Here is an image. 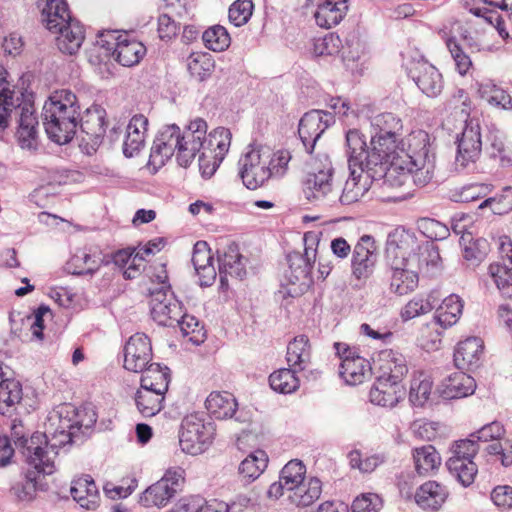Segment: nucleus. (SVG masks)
I'll use <instances>...</instances> for the list:
<instances>
[{"instance_id":"nucleus-1","label":"nucleus","mask_w":512,"mask_h":512,"mask_svg":"<svg viewBox=\"0 0 512 512\" xmlns=\"http://www.w3.org/2000/svg\"><path fill=\"white\" fill-rule=\"evenodd\" d=\"M75 414V408L65 405L49 417V425L44 434H33L28 447V460L40 467L44 473L55 471L54 460L58 448L72 442L75 431L80 430L78 420H72L69 414Z\"/></svg>"},{"instance_id":"nucleus-2","label":"nucleus","mask_w":512,"mask_h":512,"mask_svg":"<svg viewBox=\"0 0 512 512\" xmlns=\"http://www.w3.org/2000/svg\"><path fill=\"white\" fill-rule=\"evenodd\" d=\"M41 119L50 140L60 145L69 143L78 132L77 96L68 89L54 91L42 107Z\"/></svg>"},{"instance_id":"nucleus-3","label":"nucleus","mask_w":512,"mask_h":512,"mask_svg":"<svg viewBox=\"0 0 512 512\" xmlns=\"http://www.w3.org/2000/svg\"><path fill=\"white\" fill-rule=\"evenodd\" d=\"M413 242V235L405 230L395 229L388 234L386 242V265L390 279V291L403 296L413 292L419 283L415 272L418 262L405 260L408 245Z\"/></svg>"},{"instance_id":"nucleus-4","label":"nucleus","mask_w":512,"mask_h":512,"mask_svg":"<svg viewBox=\"0 0 512 512\" xmlns=\"http://www.w3.org/2000/svg\"><path fill=\"white\" fill-rule=\"evenodd\" d=\"M42 17L46 28L58 34L56 44L62 53L73 55L80 49L85 38L84 28L71 17L65 0H46Z\"/></svg>"},{"instance_id":"nucleus-5","label":"nucleus","mask_w":512,"mask_h":512,"mask_svg":"<svg viewBox=\"0 0 512 512\" xmlns=\"http://www.w3.org/2000/svg\"><path fill=\"white\" fill-rule=\"evenodd\" d=\"M401 157H404L410 180L423 187L434 176L435 154L431 151L429 134L423 130L413 131L402 140Z\"/></svg>"},{"instance_id":"nucleus-6","label":"nucleus","mask_w":512,"mask_h":512,"mask_svg":"<svg viewBox=\"0 0 512 512\" xmlns=\"http://www.w3.org/2000/svg\"><path fill=\"white\" fill-rule=\"evenodd\" d=\"M320 236L317 231L306 232L303 236L304 253L293 251L287 255L289 269L285 278L292 286L298 285V288L289 289L288 294L292 297L301 293L311 281L310 273L316 261Z\"/></svg>"},{"instance_id":"nucleus-7","label":"nucleus","mask_w":512,"mask_h":512,"mask_svg":"<svg viewBox=\"0 0 512 512\" xmlns=\"http://www.w3.org/2000/svg\"><path fill=\"white\" fill-rule=\"evenodd\" d=\"M370 157L367 173H370L373 183L380 182L383 190H401L410 181L404 157L398 153L380 156L372 153Z\"/></svg>"},{"instance_id":"nucleus-8","label":"nucleus","mask_w":512,"mask_h":512,"mask_svg":"<svg viewBox=\"0 0 512 512\" xmlns=\"http://www.w3.org/2000/svg\"><path fill=\"white\" fill-rule=\"evenodd\" d=\"M215 425L204 413H192L182 419L179 431L181 450L190 455L205 452L215 436Z\"/></svg>"},{"instance_id":"nucleus-9","label":"nucleus","mask_w":512,"mask_h":512,"mask_svg":"<svg viewBox=\"0 0 512 512\" xmlns=\"http://www.w3.org/2000/svg\"><path fill=\"white\" fill-rule=\"evenodd\" d=\"M371 128V154H401L402 146L397 144L398 133L402 130L400 118L390 112L377 114L371 119Z\"/></svg>"},{"instance_id":"nucleus-10","label":"nucleus","mask_w":512,"mask_h":512,"mask_svg":"<svg viewBox=\"0 0 512 512\" xmlns=\"http://www.w3.org/2000/svg\"><path fill=\"white\" fill-rule=\"evenodd\" d=\"M239 177L245 187L255 190L271 177L269 170V152L261 148L249 147L238 160Z\"/></svg>"},{"instance_id":"nucleus-11","label":"nucleus","mask_w":512,"mask_h":512,"mask_svg":"<svg viewBox=\"0 0 512 512\" xmlns=\"http://www.w3.org/2000/svg\"><path fill=\"white\" fill-rule=\"evenodd\" d=\"M157 278L162 286L150 292L151 316L159 325L173 326L181 317L182 306L170 292V287L164 285L167 276L158 275Z\"/></svg>"},{"instance_id":"nucleus-12","label":"nucleus","mask_w":512,"mask_h":512,"mask_svg":"<svg viewBox=\"0 0 512 512\" xmlns=\"http://www.w3.org/2000/svg\"><path fill=\"white\" fill-rule=\"evenodd\" d=\"M184 482V470L169 469L156 483L149 486L141 495L140 503L145 507H163L181 490Z\"/></svg>"},{"instance_id":"nucleus-13","label":"nucleus","mask_w":512,"mask_h":512,"mask_svg":"<svg viewBox=\"0 0 512 512\" xmlns=\"http://www.w3.org/2000/svg\"><path fill=\"white\" fill-rule=\"evenodd\" d=\"M115 31H108L99 36L98 43L107 50H112L115 59L125 67H132L140 62L146 54V47L137 40L128 39L127 35L115 37Z\"/></svg>"},{"instance_id":"nucleus-14","label":"nucleus","mask_w":512,"mask_h":512,"mask_svg":"<svg viewBox=\"0 0 512 512\" xmlns=\"http://www.w3.org/2000/svg\"><path fill=\"white\" fill-rule=\"evenodd\" d=\"M378 261L375 240L370 235H363L354 245L351 255V276L364 284L373 275Z\"/></svg>"},{"instance_id":"nucleus-15","label":"nucleus","mask_w":512,"mask_h":512,"mask_svg":"<svg viewBox=\"0 0 512 512\" xmlns=\"http://www.w3.org/2000/svg\"><path fill=\"white\" fill-rule=\"evenodd\" d=\"M207 129L206 121L196 118L181 132L176 152V160L180 166L188 167L201 149L206 150L204 140Z\"/></svg>"},{"instance_id":"nucleus-16","label":"nucleus","mask_w":512,"mask_h":512,"mask_svg":"<svg viewBox=\"0 0 512 512\" xmlns=\"http://www.w3.org/2000/svg\"><path fill=\"white\" fill-rule=\"evenodd\" d=\"M303 192L309 201L327 200L334 203L338 196V188L333 183V168L327 163L322 169L309 172L303 181Z\"/></svg>"},{"instance_id":"nucleus-17","label":"nucleus","mask_w":512,"mask_h":512,"mask_svg":"<svg viewBox=\"0 0 512 512\" xmlns=\"http://www.w3.org/2000/svg\"><path fill=\"white\" fill-rule=\"evenodd\" d=\"M334 122L333 114L323 110H311L303 115L298 134L307 153L313 152L316 142Z\"/></svg>"},{"instance_id":"nucleus-18","label":"nucleus","mask_w":512,"mask_h":512,"mask_svg":"<svg viewBox=\"0 0 512 512\" xmlns=\"http://www.w3.org/2000/svg\"><path fill=\"white\" fill-rule=\"evenodd\" d=\"M481 152L482 140L480 126L472 120L466 122L460 138L457 139L456 168L465 169L475 164L480 158Z\"/></svg>"},{"instance_id":"nucleus-19","label":"nucleus","mask_w":512,"mask_h":512,"mask_svg":"<svg viewBox=\"0 0 512 512\" xmlns=\"http://www.w3.org/2000/svg\"><path fill=\"white\" fill-rule=\"evenodd\" d=\"M408 75L427 97H438L444 89L442 74L426 60L414 62L409 68Z\"/></svg>"},{"instance_id":"nucleus-20","label":"nucleus","mask_w":512,"mask_h":512,"mask_svg":"<svg viewBox=\"0 0 512 512\" xmlns=\"http://www.w3.org/2000/svg\"><path fill=\"white\" fill-rule=\"evenodd\" d=\"M105 119V109L97 105L87 108L83 114L80 113L78 130L85 135L82 137V141H85L94 151L102 143L106 133L107 122Z\"/></svg>"},{"instance_id":"nucleus-21","label":"nucleus","mask_w":512,"mask_h":512,"mask_svg":"<svg viewBox=\"0 0 512 512\" xmlns=\"http://www.w3.org/2000/svg\"><path fill=\"white\" fill-rule=\"evenodd\" d=\"M152 356V346L148 336L136 333L128 339L124 346V368L140 373L151 362Z\"/></svg>"},{"instance_id":"nucleus-22","label":"nucleus","mask_w":512,"mask_h":512,"mask_svg":"<svg viewBox=\"0 0 512 512\" xmlns=\"http://www.w3.org/2000/svg\"><path fill=\"white\" fill-rule=\"evenodd\" d=\"M405 251V260L415 259L418 262V267L415 269L418 275L422 273L425 276L433 277L441 271L442 262L439 250L433 244L419 245L413 236V242L408 245Z\"/></svg>"},{"instance_id":"nucleus-23","label":"nucleus","mask_w":512,"mask_h":512,"mask_svg":"<svg viewBox=\"0 0 512 512\" xmlns=\"http://www.w3.org/2000/svg\"><path fill=\"white\" fill-rule=\"evenodd\" d=\"M31 467L19 479L15 480L10 487V495L18 502H31L35 499L37 491L47 489V484L42 480L47 473H44L40 467L27 460Z\"/></svg>"},{"instance_id":"nucleus-24","label":"nucleus","mask_w":512,"mask_h":512,"mask_svg":"<svg viewBox=\"0 0 512 512\" xmlns=\"http://www.w3.org/2000/svg\"><path fill=\"white\" fill-rule=\"evenodd\" d=\"M349 170L350 176L336 198L343 205L357 202L373 184V179L370 173H367L366 167H349Z\"/></svg>"},{"instance_id":"nucleus-25","label":"nucleus","mask_w":512,"mask_h":512,"mask_svg":"<svg viewBox=\"0 0 512 512\" xmlns=\"http://www.w3.org/2000/svg\"><path fill=\"white\" fill-rule=\"evenodd\" d=\"M180 135L181 131L177 125L164 126L153 142L150 161L154 164L163 165L166 160L170 159L177 152Z\"/></svg>"},{"instance_id":"nucleus-26","label":"nucleus","mask_w":512,"mask_h":512,"mask_svg":"<svg viewBox=\"0 0 512 512\" xmlns=\"http://www.w3.org/2000/svg\"><path fill=\"white\" fill-rule=\"evenodd\" d=\"M243 256L238 246L231 244L222 252L218 251L219 277L222 289L228 287V277L242 280L246 275Z\"/></svg>"},{"instance_id":"nucleus-27","label":"nucleus","mask_w":512,"mask_h":512,"mask_svg":"<svg viewBox=\"0 0 512 512\" xmlns=\"http://www.w3.org/2000/svg\"><path fill=\"white\" fill-rule=\"evenodd\" d=\"M370 401L383 407L395 406L405 396V388L401 381H392L387 377H377L370 389Z\"/></svg>"},{"instance_id":"nucleus-28","label":"nucleus","mask_w":512,"mask_h":512,"mask_svg":"<svg viewBox=\"0 0 512 512\" xmlns=\"http://www.w3.org/2000/svg\"><path fill=\"white\" fill-rule=\"evenodd\" d=\"M483 353V341L468 337L458 343L454 352V364L459 370H470L479 366Z\"/></svg>"},{"instance_id":"nucleus-29","label":"nucleus","mask_w":512,"mask_h":512,"mask_svg":"<svg viewBox=\"0 0 512 512\" xmlns=\"http://www.w3.org/2000/svg\"><path fill=\"white\" fill-rule=\"evenodd\" d=\"M475 388L474 378L463 371H458L444 379L438 390L444 399H457L473 394Z\"/></svg>"},{"instance_id":"nucleus-30","label":"nucleus","mask_w":512,"mask_h":512,"mask_svg":"<svg viewBox=\"0 0 512 512\" xmlns=\"http://www.w3.org/2000/svg\"><path fill=\"white\" fill-rule=\"evenodd\" d=\"M372 145L367 146L364 136L356 129L346 133V154L348 167H366L371 158Z\"/></svg>"},{"instance_id":"nucleus-31","label":"nucleus","mask_w":512,"mask_h":512,"mask_svg":"<svg viewBox=\"0 0 512 512\" xmlns=\"http://www.w3.org/2000/svg\"><path fill=\"white\" fill-rule=\"evenodd\" d=\"M212 255L204 241H198L193 248L192 263L201 286H210L216 278V271L212 265Z\"/></svg>"},{"instance_id":"nucleus-32","label":"nucleus","mask_w":512,"mask_h":512,"mask_svg":"<svg viewBox=\"0 0 512 512\" xmlns=\"http://www.w3.org/2000/svg\"><path fill=\"white\" fill-rule=\"evenodd\" d=\"M347 11L348 0H324L317 4L314 17L318 26L330 29L342 21Z\"/></svg>"},{"instance_id":"nucleus-33","label":"nucleus","mask_w":512,"mask_h":512,"mask_svg":"<svg viewBox=\"0 0 512 512\" xmlns=\"http://www.w3.org/2000/svg\"><path fill=\"white\" fill-rule=\"evenodd\" d=\"M340 377L349 385L362 383L371 375L368 360L358 355L345 356L339 366Z\"/></svg>"},{"instance_id":"nucleus-34","label":"nucleus","mask_w":512,"mask_h":512,"mask_svg":"<svg viewBox=\"0 0 512 512\" xmlns=\"http://www.w3.org/2000/svg\"><path fill=\"white\" fill-rule=\"evenodd\" d=\"M378 361L381 371V374L378 377H387L392 381L402 382L408 373L406 358L397 351H381Z\"/></svg>"},{"instance_id":"nucleus-35","label":"nucleus","mask_w":512,"mask_h":512,"mask_svg":"<svg viewBox=\"0 0 512 512\" xmlns=\"http://www.w3.org/2000/svg\"><path fill=\"white\" fill-rule=\"evenodd\" d=\"M70 493L82 508L94 509L98 505L99 491L89 475L75 479L72 482Z\"/></svg>"},{"instance_id":"nucleus-36","label":"nucleus","mask_w":512,"mask_h":512,"mask_svg":"<svg viewBox=\"0 0 512 512\" xmlns=\"http://www.w3.org/2000/svg\"><path fill=\"white\" fill-rule=\"evenodd\" d=\"M268 456L263 450H256L249 454L239 465L238 474L243 484L256 480L265 470Z\"/></svg>"},{"instance_id":"nucleus-37","label":"nucleus","mask_w":512,"mask_h":512,"mask_svg":"<svg viewBox=\"0 0 512 512\" xmlns=\"http://www.w3.org/2000/svg\"><path fill=\"white\" fill-rule=\"evenodd\" d=\"M210 414L217 419L232 418L237 410V402L228 392H212L205 401Z\"/></svg>"},{"instance_id":"nucleus-38","label":"nucleus","mask_w":512,"mask_h":512,"mask_svg":"<svg viewBox=\"0 0 512 512\" xmlns=\"http://www.w3.org/2000/svg\"><path fill=\"white\" fill-rule=\"evenodd\" d=\"M463 302L459 296L451 294L436 309L435 322L446 329L456 324L462 314Z\"/></svg>"},{"instance_id":"nucleus-39","label":"nucleus","mask_w":512,"mask_h":512,"mask_svg":"<svg viewBox=\"0 0 512 512\" xmlns=\"http://www.w3.org/2000/svg\"><path fill=\"white\" fill-rule=\"evenodd\" d=\"M321 492V481L318 478H310L307 482L296 485L289 492L288 499L297 507H307L319 499Z\"/></svg>"},{"instance_id":"nucleus-40","label":"nucleus","mask_w":512,"mask_h":512,"mask_svg":"<svg viewBox=\"0 0 512 512\" xmlns=\"http://www.w3.org/2000/svg\"><path fill=\"white\" fill-rule=\"evenodd\" d=\"M446 497L445 488L435 481L422 484L415 494V500L419 506L432 510L440 508Z\"/></svg>"},{"instance_id":"nucleus-41","label":"nucleus","mask_w":512,"mask_h":512,"mask_svg":"<svg viewBox=\"0 0 512 512\" xmlns=\"http://www.w3.org/2000/svg\"><path fill=\"white\" fill-rule=\"evenodd\" d=\"M311 351L309 340L305 335H299L289 342L286 360L291 368L302 371L310 362Z\"/></svg>"},{"instance_id":"nucleus-42","label":"nucleus","mask_w":512,"mask_h":512,"mask_svg":"<svg viewBox=\"0 0 512 512\" xmlns=\"http://www.w3.org/2000/svg\"><path fill=\"white\" fill-rule=\"evenodd\" d=\"M7 71L0 66V130L9 125L11 113L15 108L16 95L10 83L6 79Z\"/></svg>"},{"instance_id":"nucleus-43","label":"nucleus","mask_w":512,"mask_h":512,"mask_svg":"<svg viewBox=\"0 0 512 512\" xmlns=\"http://www.w3.org/2000/svg\"><path fill=\"white\" fill-rule=\"evenodd\" d=\"M141 387L149 388L157 392H167L170 381L168 367H161L159 363H150L142 371Z\"/></svg>"},{"instance_id":"nucleus-44","label":"nucleus","mask_w":512,"mask_h":512,"mask_svg":"<svg viewBox=\"0 0 512 512\" xmlns=\"http://www.w3.org/2000/svg\"><path fill=\"white\" fill-rule=\"evenodd\" d=\"M496 245L500 260L489 265L488 274L497 286V278L493 274L495 271H492V267L494 266H498V268H504L506 270L507 273L505 274L498 273L501 278L504 280L512 279V275L510 273L512 272V240L509 236L502 235L496 240Z\"/></svg>"},{"instance_id":"nucleus-45","label":"nucleus","mask_w":512,"mask_h":512,"mask_svg":"<svg viewBox=\"0 0 512 512\" xmlns=\"http://www.w3.org/2000/svg\"><path fill=\"white\" fill-rule=\"evenodd\" d=\"M164 394L165 392L140 387L135 396L137 409L144 417L156 415L162 409Z\"/></svg>"},{"instance_id":"nucleus-46","label":"nucleus","mask_w":512,"mask_h":512,"mask_svg":"<svg viewBox=\"0 0 512 512\" xmlns=\"http://www.w3.org/2000/svg\"><path fill=\"white\" fill-rule=\"evenodd\" d=\"M101 265V259L84 250L77 251L66 263L65 270L73 275L93 274Z\"/></svg>"},{"instance_id":"nucleus-47","label":"nucleus","mask_w":512,"mask_h":512,"mask_svg":"<svg viewBox=\"0 0 512 512\" xmlns=\"http://www.w3.org/2000/svg\"><path fill=\"white\" fill-rule=\"evenodd\" d=\"M415 469L419 475H426L437 469L441 464V457L432 445H424L413 450Z\"/></svg>"},{"instance_id":"nucleus-48","label":"nucleus","mask_w":512,"mask_h":512,"mask_svg":"<svg viewBox=\"0 0 512 512\" xmlns=\"http://www.w3.org/2000/svg\"><path fill=\"white\" fill-rule=\"evenodd\" d=\"M480 97L493 107L512 109V97L491 81L481 83L478 89Z\"/></svg>"},{"instance_id":"nucleus-49","label":"nucleus","mask_w":512,"mask_h":512,"mask_svg":"<svg viewBox=\"0 0 512 512\" xmlns=\"http://www.w3.org/2000/svg\"><path fill=\"white\" fill-rule=\"evenodd\" d=\"M298 369L281 368L269 376L270 387L279 393L290 394L299 388V379L296 376Z\"/></svg>"},{"instance_id":"nucleus-50","label":"nucleus","mask_w":512,"mask_h":512,"mask_svg":"<svg viewBox=\"0 0 512 512\" xmlns=\"http://www.w3.org/2000/svg\"><path fill=\"white\" fill-rule=\"evenodd\" d=\"M231 132L224 127H218L211 131L208 138L205 137L204 146L207 153L224 158L231 144Z\"/></svg>"},{"instance_id":"nucleus-51","label":"nucleus","mask_w":512,"mask_h":512,"mask_svg":"<svg viewBox=\"0 0 512 512\" xmlns=\"http://www.w3.org/2000/svg\"><path fill=\"white\" fill-rule=\"evenodd\" d=\"M446 466L449 472L465 487L473 483L477 474V465L473 460L449 458Z\"/></svg>"},{"instance_id":"nucleus-52","label":"nucleus","mask_w":512,"mask_h":512,"mask_svg":"<svg viewBox=\"0 0 512 512\" xmlns=\"http://www.w3.org/2000/svg\"><path fill=\"white\" fill-rule=\"evenodd\" d=\"M432 390L430 377L420 372L415 374L411 380L409 400L414 406H423L429 399Z\"/></svg>"},{"instance_id":"nucleus-53","label":"nucleus","mask_w":512,"mask_h":512,"mask_svg":"<svg viewBox=\"0 0 512 512\" xmlns=\"http://www.w3.org/2000/svg\"><path fill=\"white\" fill-rule=\"evenodd\" d=\"M439 296L437 291H432L426 299L415 297L410 300L401 312L404 320L413 319L419 315L430 312L438 303Z\"/></svg>"},{"instance_id":"nucleus-54","label":"nucleus","mask_w":512,"mask_h":512,"mask_svg":"<svg viewBox=\"0 0 512 512\" xmlns=\"http://www.w3.org/2000/svg\"><path fill=\"white\" fill-rule=\"evenodd\" d=\"M202 40L207 49L214 52L226 50L231 42L227 30L221 25L209 27L202 34Z\"/></svg>"},{"instance_id":"nucleus-55","label":"nucleus","mask_w":512,"mask_h":512,"mask_svg":"<svg viewBox=\"0 0 512 512\" xmlns=\"http://www.w3.org/2000/svg\"><path fill=\"white\" fill-rule=\"evenodd\" d=\"M305 473L306 467L301 461L291 460L281 470V483L287 485V491L290 492L304 482Z\"/></svg>"},{"instance_id":"nucleus-56","label":"nucleus","mask_w":512,"mask_h":512,"mask_svg":"<svg viewBox=\"0 0 512 512\" xmlns=\"http://www.w3.org/2000/svg\"><path fill=\"white\" fill-rule=\"evenodd\" d=\"M446 46L454 61L456 71L461 75H466L472 67L470 56L464 52L462 46L457 42L455 37H449L446 40Z\"/></svg>"},{"instance_id":"nucleus-57","label":"nucleus","mask_w":512,"mask_h":512,"mask_svg":"<svg viewBox=\"0 0 512 512\" xmlns=\"http://www.w3.org/2000/svg\"><path fill=\"white\" fill-rule=\"evenodd\" d=\"M13 111L19 116L18 128L37 129L38 120L35 116L34 105L30 100H25L20 103L19 97L17 96Z\"/></svg>"},{"instance_id":"nucleus-58","label":"nucleus","mask_w":512,"mask_h":512,"mask_svg":"<svg viewBox=\"0 0 512 512\" xmlns=\"http://www.w3.org/2000/svg\"><path fill=\"white\" fill-rule=\"evenodd\" d=\"M479 450V442L471 437L455 441L451 448V456L449 458H460L461 460H473Z\"/></svg>"},{"instance_id":"nucleus-59","label":"nucleus","mask_w":512,"mask_h":512,"mask_svg":"<svg viewBox=\"0 0 512 512\" xmlns=\"http://www.w3.org/2000/svg\"><path fill=\"white\" fill-rule=\"evenodd\" d=\"M253 2L251 0H236L229 8V20L236 27L246 24L253 12Z\"/></svg>"},{"instance_id":"nucleus-60","label":"nucleus","mask_w":512,"mask_h":512,"mask_svg":"<svg viewBox=\"0 0 512 512\" xmlns=\"http://www.w3.org/2000/svg\"><path fill=\"white\" fill-rule=\"evenodd\" d=\"M341 40L339 36L329 33L314 40L313 53L316 56L334 55L340 51Z\"/></svg>"},{"instance_id":"nucleus-61","label":"nucleus","mask_w":512,"mask_h":512,"mask_svg":"<svg viewBox=\"0 0 512 512\" xmlns=\"http://www.w3.org/2000/svg\"><path fill=\"white\" fill-rule=\"evenodd\" d=\"M506 144L505 134L496 127H491L486 134L485 150L491 158L496 159Z\"/></svg>"},{"instance_id":"nucleus-62","label":"nucleus","mask_w":512,"mask_h":512,"mask_svg":"<svg viewBox=\"0 0 512 512\" xmlns=\"http://www.w3.org/2000/svg\"><path fill=\"white\" fill-rule=\"evenodd\" d=\"M504 433V426L498 421H493L484 425L479 430L471 433V437H474L480 443L499 440L504 435Z\"/></svg>"},{"instance_id":"nucleus-63","label":"nucleus","mask_w":512,"mask_h":512,"mask_svg":"<svg viewBox=\"0 0 512 512\" xmlns=\"http://www.w3.org/2000/svg\"><path fill=\"white\" fill-rule=\"evenodd\" d=\"M381 500L376 494H364L352 503V512H378Z\"/></svg>"},{"instance_id":"nucleus-64","label":"nucleus","mask_w":512,"mask_h":512,"mask_svg":"<svg viewBox=\"0 0 512 512\" xmlns=\"http://www.w3.org/2000/svg\"><path fill=\"white\" fill-rule=\"evenodd\" d=\"M492 502L500 509H512V487L508 485H500L495 487L491 492Z\"/></svg>"}]
</instances>
